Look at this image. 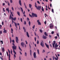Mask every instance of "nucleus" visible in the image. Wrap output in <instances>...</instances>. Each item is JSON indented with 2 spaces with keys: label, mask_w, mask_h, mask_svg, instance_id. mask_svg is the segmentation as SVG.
<instances>
[{
  "label": "nucleus",
  "mask_w": 60,
  "mask_h": 60,
  "mask_svg": "<svg viewBox=\"0 0 60 60\" xmlns=\"http://www.w3.org/2000/svg\"><path fill=\"white\" fill-rule=\"evenodd\" d=\"M12 45L13 46H12V48H13V52L14 53L15 55L16 54V52L15 51V50H16L17 49V46H15V44L14 43H12Z\"/></svg>",
  "instance_id": "1"
},
{
  "label": "nucleus",
  "mask_w": 60,
  "mask_h": 60,
  "mask_svg": "<svg viewBox=\"0 0 60 60\" xmlns=\"http://www.w3.org/2000/svg\"><path fill=\"white\" fill-rule=\"evenodd\" d=\"M35 6L36 8L38 10H39V11H40L41 10V6H38V7L36 6V4H35Z\"/></svg>",
  "instance_id": "2"
},
{
  "label": "nucleus",
  "mask_w": 60,
  "mask_h": 60,
  "mask_svg": "<svg viewBox=\"0 0 60 60\" xmlns=\"http://www.w3.org/2000/svg\"><path fill=\"white\" fill-rule=\"evenodd\" d=\"M31 15L33 17H37V14H36L32 13L31 14Z\"/></svg>",
  "instance_id": "3"
},
{
  "label": "nucleus",
  "mask_w": 60,
  "mask_h": 60,
  "mask_svg": "<svg viewBox=\"0 0 60 60\" xmlns=\"http://www.w3.org/2000/svg\"><path fill=\"white\" fill-rule=\"evenodd\" d=\"M53 24H50V29H53Z\"/></svg>",
  "instance_id": "4"
},
{
  "label": "nucleus",
  "mask_w": 60,
  "mask_h": 60,
  "mask_svg": "<svg viewBox=\"0 0 60 60\" xmlns=\"http://www.w3.org/2000/svg\"><path fill=\"white\" fill-rule=\"evenodd\" d=\"M42 42H41L40 43V45L42 47H44V43H43V42L42 41Z\"/></svg>",
  "instance_id": "5"
},
{
  "label": "nucleus",
  "mask_w": 60,
  "mask_h": 60,
  "mask_svg": "<svg viewBox=\"0 0 60 60\" xmlns=\"http://www.w3.org/2000/svg\"><path fill=\"white\" fill-rule=\"evenodd\" d=\"M11 19L12 20H14L15 21L16 20V17H14L13 18L12 17H11Z\"/></svg>",
  "instance_id": "6"
},
{
  "label": "nucleus",
  "mask_w": 60,
  "mask_h": 60,
  "mask_svg": "<svg viewBox=\"0 0 60 60\" xmlns=\"http://www.w3.org/2000/svg\"><path fill=\"white\" fill-rule=\"evenodd\" d=\"M33 55L34 58H36L37 57V56H36V53H35V52H34Z\"/></svg>",
  "instance_id": "7"
},
{
  "label": "nucleus",
  "mask_w": 60,
  "mask_h": 60,
  "mask_svg": "<svg viewBox=\"0 0 60 60\" xmlns=\"http://www.w3.org/2000/svg\"><path fill=\"white\" fill-rule=\"evenodd\" d=\"M58 45H57V43H56L55 46V49H58Z\"/></svg>",
  "instance_id": "8"
},
{
  "label": "nucleus",
  "mask_w": 60,
  "mask_h": 60,
  "mask_svg": "<svg viewBox=\"0 0 60 60\" xmlns=\"http://www.w3.org/2000/svg\"><path fill=\"white\" fill-rule=\"evenodd\" d=\"M53 42L54 43H52V46L53 48H55V45L56 44V41H54Z\"/></svg>",
  "instance_id": "9"
},
{
  "label": "nucleus",
  "mask_w": 60,
  "mask_h": 60,
  "mask_svg": "<svg viewBox=\"0 0 60 60\" xmlns=\"http://www.w3.org/2000/svg\"><path fill=\"white\" fill-rule=\"evenodd\" d=\"M21 46L24 47V45H25V44L23 42H22L21 43Z\"/></svg>",
  "instance_id": "10"
},
{
  "label": "nucleus",
  "mask_w": 60,
  "mask_h": 60,
  "mask_svg": "<svg viewBox=\"0 0 60 60\" xmlns=\"http://www.w3.org/2000/svg\"><path fill=\"white\" fill-rule=\"evenodd\" d=\"M37 22L38 23V25H41V22H40V21H39V20H38L37 21Z\"/></svg>",
  "instance_id": "11"
},
{
  "label": "nucleus",
  "mask_w": 60,
  "mask_h": 60,
  "mask_svg": "<svg viewBox=\"0 0 60 60\" xmlns=\"http://www.w3.org/2000/svg\"><path fill=\"white\" fill-rule=\"evenodd\" d=\"M3 30V33H7V30L5 29V28Z\"/></svg>",
  "instance_id": "12"
},
{
  "label": "nucleus",
  "mask_w": 60,
  "mask_h": 60,
  "mask_svg": "<svg viewBox=\"0 0 60 60\" xmlns=\"http://www.w3.org/2000/svg\"><path fill=\"white\" fill-rule=\"evenodd\" d=\"M45 44L47 48H48V49H49V45H48L47 44H46V43H45Z\"/></svg>",
  "instance_id": "13"
},
{
  "label": "nucleus",
  "mask_w": 60,
  "mask_h": 60,
  "mask_svg": "<svg viewBox=\"0 0 60 60\" xmlns=\"http://www.w3.org/2000/svg\"><path fill=\"white\" fill-rule=\"evenodd\" d=\"M16 41L17 43H18V41H19V39L18 38H16Z\"/></svg>",
  "instance_id": "14"
},
{
  "label": "nucleus",
  "mask_w": 60,
  "mask_h": 60,
  "mask_svg": "<svg viewBox=\"0 0 60 60\" xmlns=\"http://www.w3.org/2000/svg\"><path fill=\"white\" fill-rule=\"evenodd\" d=\"M19 4L20 6H22V4L21 3V0H19Z\"/></svg>",
  "instance_id": "15"
},
{
  "label": "nucleus",
  "mask_w": 60,
  "mask_h": 60,
  "mask_svg": "<svg viewBox=\"0 0 60 60\" xmlns=\"http://www.w3.org/2000/svg\"><path fill=\"white\" fill-rule=\"evenodd\" d=\"M15 26L16 28H18V27H17V23H15Z\"/></svg>",
  "instance_id": "16"
},
{
  "label": "nucleus",
  "mask_w": 60,
  "mask_h": 60,
  "mask_svg": "<svg viewBox=\"0 0 60 60\" xmlns=\"http://www.w3.org/2000/svg\"><path fill=\"white\" fill-rule=\"evenodd\" d=\"M23 29L24 30L25 32H26V30L25 29V28L24 27H23Z\"/></svg>",
  "instance_id": "17"
},
{
  "label": "nucleus",
  "mask_w": 60,
  "mask_h": 60,
  "mask_svg": "<svg viewBox=\"0 0 60 60\" xmlns=\"http://www.w3.org/2000/svg\"><path fill=\"white\" fill-rule=\"evenodd\" d=\"M26 35L27 36H28V37H29V34H28V32H26Z\"/></svg>",
  "instance_id": "18"
},
{
  "label": "nucleus",
  "mask_w": 60,
  "mask_h": 60,
  "mask_svg": "<svg viewBox=\"0 0 60 60\" xmlns=\"http://www.w3.org/2000/svg\"><path fill=\"white\" fill-rule=\"evenodd\" d=\"M17 14L19 16H20V13L19 11L17 12Z\"/></svg>",
  "instance_id": "19"
},
{
  "label": "nucleus",
  "mask_w": 60,
  "mask_h": 60,
  "mask_svg": "<svg viewBox=\"0 0 60 60\" xmlns=\"http://www.w3.org/2000/svg\"><path fill=\"white\" fill-rule=\"evenodd\" d=\"M2 50L3 51V52H4V47L3 48V47H2Z\"/></svg>",
  "instance_id": "20"
},
{
  "label": "nucleus",
  "mask_w": 60,
  "mask_h": 60,
  "mask_svg": "<svg viewBox=\"0 0 60 60\" xmlns=\"http://www.w3.org/2000/svg\"><path fill=\"white\" fill-rule=\"evenodd\" d=\"M11 33L12 34H13V29H12V28H11Z\"/></svg>",
  "instance_id": "21"
},
{
  "label": "nucleus",
  "mask_w": 60,
  "mask_h": 60,
  "mask_svg": "<svg viewBox=\"0 0 60 60\" xmlns=\"http://www.w3.org/2000/svg\"><path fill=\"white\" fill-rule=\"evenodd\" d=\"M8 53H9V54H10V55H10V51L9 50V49H8Z\"/></svg>",
  "instance_id": "22"
},
{
  "label": "nucleus",
  "mask_w": 60,
  "mask_h": 60,
  "mask_svg": "<svg viewBox=\"0 0 60 60\" xmlns=\"http://www.w3.org/2000/svg\"><path fill=\"white\" fill-rule=\"evenodd\" d=\"M6 10L7 11H8V13L9 12V11L10 10H9V8H6Z\"/></svg>",
  "instance_id": "23"
},
{
  "label": "nucleus",
  "mask_w": 60,
  "mask_h": 60,
  "mask_svg": "<svg viewBox=\"0 0 60 60\" xmlns=\"http://www.w3.org/2000/svg\"><path fill=\"white\" fill-rule=\"evenodd\" d=\"M44 34L46 35V36H48V34H47V33H46V32H45L44 33Z\"/></svg>",
  "instance_id": "24"
},
{
  "label": "nucleus",
  "mask_w": 60,
  "mask_h": 60,
  "mask_svg": "<svg viewBox=\"0 0 60 60\" xmlns=\"http://www.w3.org/2000/svg\"><path fill=\"white\" fill-rule=\"evenodd\" d=\"M19 50H20L21 51H22V49H21V48H20V47H19Z\"/></svg>",
  "instance_id": "25"
},
{
  "label": "nucleus",
  "mask_w": 60,
  "mask_h": 60,
  "mask_svg": "<svg viewBox=\"0 0 60 60\" xmlns=\"http://www.w3.org/2000/svg\"><path fill=\"white\" fill-rule=\"evenodd\" d=\"M37 51L38 52V55H39L40 53H39V50L38 49L37 50Z\"/></svg>",
  "instance_id": "26"
},
{
  "label": "nucleus",
  "mask_w": 60,
  "mask_h": 60,
  "mask_svg": "<svg viewBox=\"0 0 60 60\" xmlns=\"http://www.w3.org/2000/svg\"><path fill=\"white\" fill-rule=\"evenodd\" d=\"M29 26H30V25H31V22H30V21H29Z\"/></svg>",
  "instance_id": "27"
},
{
  "label": "nucleus",
  "mask_w": 60,
  "mask_h": 60,
  "mask_svg": "<svg viewBox=\"0 0 60 60\" xmlns=\"http://www.w3.org/2000/svg\"><path fill=\"white\" fill-rule=\"evenodd\" d=\"M24 56H27V54L26 53V52H25Z\"/></svg>",
  "instance_id": "28"
},
{
  "label": "nucleus",
  "mask_w": 60,
  "mask_h": 60,
  "mask_svg": "<svg viewBox=\"0 0 60 60\" xmlns=\"http://www.w3.org/2000/svg\"><path fill=\"white\" fill-rule=\"evenodd\" d=\"M20 8H21V10L22 11V13H23V9H22V8L20 7Z\"/></svg>",
  "instance_id": "29"
},
{
  "label": "nucleus",
  "mask_w": 60,
  "mask_h": 60,
  "mask_svg": "<svg viewBox=\"0 0 60 60\" xmlns=\"http://www.w3.org/2000/svg\"><path fill=\"white\" fill-rule=\"evenodd\" d=\"M29 7L30 8H31V7H32V5L31 4H29Z\"/></svg>",
  "instance_id": "30"
},
{
  "label": "nucleus",
  "mask_w": 60,
  "mask_h": 60,
  "mask_svg": "<svg viewBox=\"0 0 60 60\" xmlns=\"http://www.w3.org/2000/svg\"><path fill=\"white\" fill-rule=\"evenodd\" d=\"M9 19H11V14H10V16H9Z\"/></svg>",
  "instance_id": "31"
},
{
  "label": "nucleus",
  "mask_w": 60,
  "mask_h": 60,
  "mask_svg": "<svg viewBox=\"0 0 60 60\" xmlns=\"http://www.w3.org/2000/svg\"><path fill=\"white\" fill-rule=\"evenodd\" d=\"M24 4L25 5L26 9H27V8L26 7V5H25V3H24Z\"/></svg>",
  "instance_id": "32"
},
{
  "label": "nucleus",
  "mask_w": 60,
  "mask_h": 60,
  "mask_svg": "<svg viewBox=\"0 0 60 60\" xmlns=\"http://www.w3.org/2000/svg\"><path fill=\"white\" fill-rule=\"evenodd\" d=\"M11 56V55L9 54V60H11V59H10V57Z\"/></svg>",
  "instance_id": "33"
},
{
  "label": "nucleus",
  "mask_w": 60,
  "mask_h": 60,
  "mask_svg": "<svg viewBox=\"0 0 60 60\" xmlns=\"http://www.w3.org/2000/svg\"><path fill=\"white\" fill-rule=\"evenodd\" d=\"M3 11L4 12H5V10H4L5 9V8H3Z\"/></svg>",
  "instance_id": "34"
},
{
  "label": "nucleus",
  "mask_w": 60,
  "mask_h": 60,
  "mask_svg": "<svg viewBox=\"0 0 60 60\" xmlns=\"http://www.w3.org/2000/svg\"><path fill=\"white\" fill-rule=\"evenodd\" d=\"M42 10L43 11H44V8H43V7H42Z\"/></svg>",
  "instance_id": "35"
},
{
  "label": "nucleus",
  "mask_w": 60,
  "mask_h": 60,
  "mask_svg": "<svg viewBox=\"0 0 60 60\" xmlns=\"http://www.w3.org/2000/svg\"><path fill=\"white\" fill-rule=\"evenodd\" d=\"M2 34V30L0 31V34Z\"/></svg>",
  "instance_id": "36"
},
{
  "label": "nucleus",
  "mask_w": 60,
  "mask_h": 60,
  "mask_svg": "<svg viewBox=\"0 0 60 60\" xmlns=\"http://www.w3.org/2000/svg\"><path fill=\"white\" fill-rule=\"evenodd\" d=\"M29 16L30 17H31V18H32L33 17L32 16V15L30 14H29Z\"/></svg>",
  "instance_id": "37"
},
{
  "label": "nucleus",
  "mask_w": 60,
  "mask_h": 60,
  "mask_svg": "<svg viewBox=\"0 0 60 60\" xmlns=\"http://www.w3.org/2000/svg\"><path fill=\"white\" fill-rule=\"evenodd\" d=\"M43 38H47V37L43 35Z\"/></svg>",
  "instance_id": "38"
},
{
  "label": "nucleus",
  "mask_w": 60,
  "mask_h": 60,
  "mask_svg": "<svg viewBox=\"0 0 60 60\" xmlns=\"http://www.w3.org/2000/svg\"><path fill=\"white\" fill-rule=\"evenodd\" d=\"M52 11L53 13H54V9H52Z\"/></svg>",
  "instance_id": "39"
},
{
  "label": "nucleus",
  "mask_w": 60,
  "mask_h": 60,
  "mask_svg": "<svg viewBox=\"0 0 60 60\" xmlns=\"http://www.w3.org/2000/svg\"><path fill=\"white\" fill-rule=\"evenodd\" d=\"M39 30L41 33H42V30H41L40 29Z\"/></svg>",
  "instance_id": "40"
},
{
  "label": "nucleus",
  "mask_w": 60,
  "mask_h": 60,
  "mask_svg": "<svg viewBox=\"0 0 60 60\" xmlns=\"http://www.w3.org/2000/svg\"><path fill=\"white\" fill-rule=\"evenodd\" d=\"M12 49H11V54H12Z\"/></svg>",
  "instance_id": "41"
},
{
  "label": "nucleus",
  "mask_w": 60,
  "mask_h": 60,
  "mask_svg": "<svg viewBox=\"0 0 60 60\" xmlns=\"http://www.w3.org/2000/svg\"><path fill=\"white\" fill-rule=\"evenodd\" d=\"M52 58L53 60H54V59H55V57L54 56H53Z\"/></svg>",
  "instance_id": "42"
},
{
  "label": "nucleus",
  "mask_w": 60,
  "mask_h": 60,
  "mask_svg": "<svg viewBox=\"0 0 60 60\" xmlns=\"http://www.w3.org/2000/svg\"><path fill=\"white\" fill-rule=\"evenodd\" d=\"M26 22L25 21H24V24L25 25H26Z\"/></svg>",
  "instance_id": "43"
},
{
  "label": "nucleus",
  "mask_w": 60,
  "mask_h": 60,
  "mask_svg": "<svg viewBox=\"0 0 60 60\" xmlns=\"http://www.w3.org/2000/svg\"><path fill=\"white\" fill-rule=\"evenodd\" d=\"M14 57H15V58L16 57V55H15V54H14Z\"/></svg>",
  "instance_id": "44"
},
{
  "label": "nucleus",
  "mask_w": 60,
  "mask_h": 60,
  "mask_svg": "<svg viewBox=\"0 0 60 60\" xmlns=\"http://www.w3.org/2000/svg\"><path fill=\"white\" fill-rule=\"evenodd\" d=\"M0 42L1 43H2V44H3V41H0Z\"/></svg>",
  "instance_id": "45"
},
{
  "label": "nucleus",
  "mask_w": 60,
  "mask_h": 60,
  "mask_svg": "<svg viewBox=\"0 0 60 60\" xmlns=\"http://www.w3.org/2000/svg\"><path fill=\"white\" fill-rule=\"evenodd\" d=\"M27 20H28V21H29V20H30V19H29L28 18H27Z\"/></svg>",
  "instance_id": "46"
},
{
  "label": "nucleus",
  "mask_w": 60,
  "mask_h": 60,
  "mask_svg": "<svg viewBox=\"0 0 60 60\" xmlns=\"http://www.w3.org/2000/svg\"><path fill=\"white\" fill-rule=\"evenodd\" d=\"M2 25H0V29H2L1 28L2 27Z\"/></svg>",
  "instance_id": "47"
},
{
  "label": "nucleus",
  "mask_w": 60,
  "mask_h": 60,
  "mask_svg": "<svg viewBox=\"0 0 60 60\" xmlns=\"http://www.w3.org/2000/svg\"><path fill=\"white\" fill-rule=\"evenodd\" d=\"M0 58L2 60H3V59L1 57V56L0 57Z\"/></svg>",
  "instance_id": "48"
},
{
  "label": "nucleus",
  "mask_w": 60,
  "mask_h": 60,
  "mask_svg": "<svg viewBox=\"0 0 60 60\" xmlns=\"http://www.w3.org/2000/svg\"><path fill=\"white\" fill-rule=\"evenodd\" d=\"M10 2L11 3H12V0H10Z\"/></svg>",
  "instance_id": "49"
},
{
  "label": "nucleus",
  "mask_w": 60,
  "mask_h": 60,
  "mask_svg": "<svg viewBox=\"0 0 60 60\" xmlns=\"http://www.w3.org/2000/svg\"><path fill=\"white\" fill-rule=\"evenodd\" d=\"M11 14L12 16H13V14H12V12H11Z\"/></svg>",
  "instance_id": "50"
},
{
  "label": "nucleus",
  "mask_w": 60,
  "mask_h": 60,
  "mask_svg": "<svg viewBox=\"0 0 60 60\" xmlns=\"http://www.w3.org/2000/svg\"><path fill=\"white\" fill-rule=\"evenodd\" d=\"M10 43H11V41H12L11 39V38H10Z\"/></svg>",
  "instance_id": "51"
},
{
  "label": "nucleus",
  "mask_w": 60,
  "mask_h": 60,
  "mask_svg": "<svg viewBox=\"0 0 60 60\" xmlns=\"http://www.w3.org/2000/svg\"><path fill=\"white\" fill-rule=\"evenodd\" d=\"M39 41L38 40H37V43L38 44H39Z\"/></svg>",
  "instance_id": "52"
},
{
  "label": "nucleus",
  "mask_w": 60,
  "mask_h": 60,
  "mask_svg": "<svg viewBox=\"0 0 60 60\" xmlns=\"http://www.w3.org/2000/svg\"><path fill=\"white\" fill-rule=\"evenodd\" d=\"M54 32L53 31H52V32L51 33L52 34H54Z\"/></svg>",
  "instance_id": "53"
},
{
  "label": "nucleus",
  "mask_w": 60,
  "mask_h": 60,
  "mask_svg": "<svg viewBox=\"0 0 60 60\" xmlns=\"http://www.w3.org/2000/svg\"><path fill=\"white\" fill-rule=\"evenodd\" d=\"M35 27V25H34V26L32 27L33 28V29H34V27Z\"/></svg>",
  "instance_id": "54"
},
{
  "label": "nucleus",
  "mask_w": 60,
  "mask_h": 60,
  "mask_svg": "<svg viewBox=\"0 0 60 60\" xmlns=\"http://www.w3.org/2000/svg\"><path fill=\"white\" fill-rule=\"evenodd\" d=\"M43 53L44 52H45V51L44 49L43 50Z\"/></svg>",
  "instance_id": "55"
},
{
  "label": "nucleus",
  "mask_w": 60,
  "mask_h": 60,
  "mask_svg": "<svg viewBox=\"0 0 60 60\" xmlns=\"http://www.w3.org/2000/svg\"><path fill=\"white\" fill-rule=\"evenodd\" d=\"M57 35L58 36V37H59V34H57Z\"/></svg>",
  "instance_id": "56"
},
{
  "label": "nucleus",
  "mask_w": 60,
  "mask_h": 60,
  "mask_svg": "<svg viewBox=\"0 0 60 60\" xmlns=\"http://www.w3.org/2000/svg\"><path fill=\"white\" fill-rule=\"evenodd\" d=\"M7 54L8 56V52L7 51Z\"/></svg>",
  "instance_id": "57"
},
{
  "label": "nucleus",
  "mask_w": 60,
  "mask_h": 60,
  "mask_svg": "<svg viewBox=\"0 0 60 60\" xmlns=\"http://www.w3.org/2000/svg\"><path fill=\"white\" fill-rule=\"evenodd\" d=\"M12 42H13L14 43V42H15V41H14V40H12Z\"/></svg>",
  "instance_id": "58"
},
{
  "label": "nucleus",
  "mask_w": 60,
  "mask_h": 60,
  "mask_svg": "<svg viewBox=\"0 0 60 60\" xmlns=\"http://www.w3.org/2000/svg\"><path fill=\"white\" fill-rule=\"evenodd\" d=\"M13 23H14V21H13V20H12V24H13Z\"/></svg>",
  "instance_id": "59"
},
{
  "label": "nucleus",
  "mask_w": 60,
  "mask_h": 60,
  "mask_svg": "<svg viewBox=\"0 0 60 60\" xmlns=\"http://www.w3.org/2000/svg\"><path fill=\"white\" fill-rule=\"evenodd\" d=\"M11 9L13 11H14V9L13 8V7H12Z\"/></svg>",
  "instance_id": "60"
},
{
  "label": "nucleus",
  "mask_w": 60,
  "mask_h": 60,
  "mask_svg": "<svg viewBox=\"0 0 60 60\" xmlns=\"http://www.w3.org/2000/svg\"><path fill=\"white\" fill-rule=\"evenodd\" d=\"M34 34L36 36H37V34H36V33L35 32H34Z\"/></svg>",
  "instance_id": "61"
},
{
  "label": "nucleus",
  "mask_w": 60,
  "mask_h": 60,
  "mask_svg": "<svg viewBox=\"0 0 60 60\" xmlns=\"http://www.w3.org/2000/svg\"><path fill=\"white\" fill-rule=\"evenodd\" d=\"M44 23L45 25H46V21H45L44 22Z\"/></svg>",
  "instance_id": "62"
},
{
  "label": "nucleus",
  "mask_w": 60,
  "mask_h": 60,
  "mask_svg": "<svg viewBox=\"0 0 60 60\" xmlns=\"http://www.w3.org/2000/svg\"><path fill=\"white\" fill-rule=\"evenodd\" d=\"M37 3H38L39 4H40V2H39V1H37Z\"/></svg>",
  "instance_id": "63"
},
{
  "label": "nucleus",
  "mask_w": 60,
  "mask_h": 60,
  "mask_svg": "<svg viewBox=\"0 0 60 60\" xmlns=\"http://www.w3.org/2000/svg\"><path fill=\"white\" fill-rule=\"evenodd\" d=\"M55 60H58V59L57 58H56V57H55Z\"/></svg>",
  "instance_id": "64"
}]
</instances>
